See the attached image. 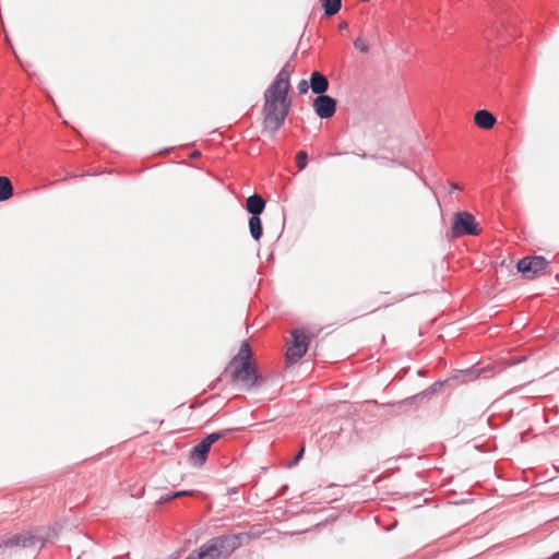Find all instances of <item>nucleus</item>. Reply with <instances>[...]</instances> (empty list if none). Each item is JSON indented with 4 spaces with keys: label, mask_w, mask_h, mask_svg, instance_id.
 <instances>
[{
    "label": "nucleus",
    "mask_w": 559,
    "mask_h": 559,
    "mask_svg": "<svg viewBox=\"0 0 559 559\" xmlns=\"http://www.w3.org/2000/svg\"><path fill=\"white\" fill-rule=\"evenodd\" d=\"M294 70L295 64L287 61L264 92L263 128L270 133H275L288 115L292 105L288 97L289 81Z\"/></svg>",
    "instance_id": "nucleus-1"
},
{
    "label": "nucleus",
    "mask_w": 559,
    "mask_h": 559,
    "mask_svg": "<svg viewBox=\"0 0 559 559\" xmlns=\"http://www.w3.org/2000/svg\"><path fill=\"white\" fill-rule=\"evenodd\" d=\"M251 348L248 342H243L239 348L238 354L230 361L227 371L230 372L233 382L240 383L242 388L250 390L259 381L260 377L257 373V367L251 361Z\"/></svg>",
    "instance_id": "nucleus-2"
},
{
    "label": "nucleus",
    "mask_w": 559,
    "mask_h": 559,
    "mask_svg": "<svg viewBox=\"0 0 559 559\" xmlns=\"http://www.w3.org/2000/svg\"><path fill=\"white\" fill-rule=\"evenodd\" d=\"M249 539L250 536L245 533L212 538L200 547L195 559H226L242 545L243 540Z\"/></svg>",
    "instance_id": "nucleus-3"
},
{
    "label": "nucleus",
    "mask_w": 559,
    "mask_h": 559,
    "mask_svg": "<svg viewBox=\"0 0 559 559\" xmlns=\"http://www.w3.org/2000/svg\"><path fill=\"white\" fill-rule=\"evenodd\" d=\"M43 538L29 533H20L0 537V556L12 555L21 549L38 550L43 548Z\"/></svg>",
    "instance_id": "nucleus-4"
},
{
    "label": "nucleus",
    "mask_w": 559,
    "mask_h": 559,
    "mask_svg": "<svg viewBox=\"0 0 559 559\" xmlns=\"http://www.w3.org/2000/svg\"><path fill=\"white\" fill-rule=\"evenodd\" d=\"M479 233V225L471 213L466 211L454 213L450 229L452 238H460L465 235L477 236Z\"/></svg>",
    "instance_id": "nucleus-5"
},
{
    "label": "nucleus",
    "mask_w": 559,
    "mask_h": 559,
    "mask_svg": "<svg viewBox=\"0 0 559 559\" xmlns=\"http://www.w3.org/2000/svg\"><path fill=\"white\" fill-rule=\"evenodd\" d=\"M292 337L293 341L288 344L286 349V360L293 364L306 354L310 342V335L304 329H296L292 332Z\"/></svg>",
    "instance_id": "nucleus-6"
},
{
    "label": "nucleus",
    "mask_w": 559,
    "mask_h": 559,
    "mask_svg": "<svg viewBox=\"0 0 559 559\" xmlns=\"http://www.w3.org/2000/svg\"><path fill=\"white\" fill-rule=\"evenodd\" d=\"M548 261L542 255L525 257L518 264V271L527 280L542 276L547 272Z\"/></svg>",
    "instance_id": "nucleus-7"
},
{
    "label": "nucleus",
    "mask_w": 559,
    "mask_h": 559,
    "mask_svg": "<svg viewBox=\"0 0 559 559\" xmlns=\"http://www.w3.org/2000/svg\"><path fill=\"white\" fill-rule=\"evenodd\" d=\"M221 437H222V435L217 433V432L210 433L200 443L194 445L190 450V454H189L190 464L193 466H197V467H201L207 459V454L210 452L211 447L216 441H218L221 439Z\"/></svg>",
    "instance_id": "nucleus-8"
},
{
    "label": "nucleus",
    "mask_w": 559,
    "mask_h": 559,
    "mask_svg": "<svg viewBox=\"0 0 559 559\" xmlns=\"http://www.w3.org/2000/svg\"><path fill=\"white\" fill-rule=\"evenodd\" d=\"M313 109L320 118H331L335 114L336 102L328 95H319L313 100Z\"/></svg>",
    "instance_id": "nucleus-9"
},
{
    "label": "nucleus",
    "mask_w": 559,
    "mask_h": 559,
    "mask_svg": "<svg viewBox=\"0 0 559 559\" xmlns=\"http://www.w3.org/2000/svg\"><path fill=\"white\" fill-rule=\"evenodd\" d=\"M474 122L477 127L485 130H489L495 126L496 118L491 112L483 109L476 111V114L474 115Z\"/></svg>",
    "instance_id": "nucleus-10"
},
{
    "label": "nucleus",
    "mask_w": 559,
    "mask_h": 559,
    "mask_svg": "<svg viewBox=\"0 0 559 559\" xmlns=\"http://www.w3.org/2000/svg\"><path fill=\"white\" fill-rule=\"evenodd\" d=\"M310 87L314 94L322 95L329 87V81L323 74L316 71L311 74Z\"/></svg>",
    "instance_id": "nucleus-11"
},
{
    "label": "nucleus",
    "mask_w": 559,
    "mask_h": 559,
    "mask_svg": "<svg viewBox=\"0 0 559 559\" xmlns=\"http://www.w3.org/2000/svg\"><path fill=\"white\" fill-rule=\"evenodd\" d=\"M246 207L252 216H259L265 207V201L259 194H253L247 199Z\"/></svg>",
    "instance_id": "nucleus-12"
},
{
    "label": "nucleus",
    "mask_w": 559,
    "mask_h": 559,
    "mask_svg": "<svg viewBox=\"0 0 559 559\" xmlns=\"http://www.w3.org/2000/svg\"><path fill=\"white\" fill-rule=\"evenodd\" d=\"M13 195V187L8 177L0 176V202L9 200Z\"/></svg>",
    "instance_id": "nucleus-13"
},
{
    "label": "nucleus",
    "mask_w": 559,
    "mask_h": 559,
    "mask_svg": "<svg viewBox=\"0 0 559 559\" xmlns=\"http://www.w3.org/2000/svg\"><path fill=\"white\" fill-rule=\"evenodd\" d=\"M320 2L326 16L336 14L342 5V0H320Z\"/></svg>",
    "instance_id": "nucleus-14"
},
{
    "label": "nucleus",
    "mask_w": 559,
    "mask_h": 559,
    "mask_svg": "<svg viewBox=\"0 0 559 559\" xmlns=\"http://www.w3.org/2000/svg\"><path fill=\"white\" fill-rule=\"evenodd\" d=\"M249 229L252 238L259 240L262 237V224L259 216H251L249 219Z\"/></svg>",
    "instance_id": "nucleus-15"
},
{
    "label": "nucleus",
    "mask_w": 559,
    "mask_h": 559,
    "mask_svg": "<svg viewBox=\"0 0 559 559\" xmlns=\"http://www.w3.org/2000/svg\"><path fill=\"white\" fill-rule=\"evenodd\" d=\"M307 158H308V155L305 151H300L297 153L296 155V163H297V167L299 170H302L306 168L307 166Z\"/></svg>",
    "instance_id": "nucleus-16"
},
{
    "label": "nucleus",
    "mask_w": 559,
    "mask_h": 559,
    "mask_svg": "<svg viewBox=\"0 0 559 559\" xmlns=\"http://www.w3.org/2000/svg\"><path fill=\"white\" fill-rule=\"evenodd\" d=\"M354 46H355V48H357L362 53H368L369 52V45L361 37H357L354 40Z\"/></svg>",
    "instance_id": "nucleus-17"
},
{
    "label": "nucleus",
    "mask_w": 559,
    "mask_h": 559,
    "mask_svg": "<svg viewBox=\"0 0 559 559\" xmlns=\"http://www.w3.org/2000/svg\"><path fill=\"white\" fill-rule=\"evenodd\" d=\"M308 88H309V84L306 80H301L298 83V91L300 94H306L308 92Z\"/></svg>",
    "instance_id": "nucleus-18"
},
{
    "label": "nucleus",
    "mask_w": 559,
    "mask_h": 559,
    "mask_svg": "<svg viewBox=\"0 0 559 559\" xmlns=\"http://www.w3.org/2000/svg\"><path fill=\"white\" fill-rule=\"evenodd\" d=\"M192 495H193V492H192V491H186V490H185V491H178V492L174 493V495L171 496V498H180V497H185V496H192Z\"/></svg>",
    "instance_id": "nucleus-19"
},
{
    "label": "nucleus",
    "mask_w": 559,
    "mask_h": 559,
    "mask_svg": "<svg viewBox=\"0 0 559 559\" xmlns=\"http://www.w3.org/2000/svg\"><path fill=\"white\" fill-rule=\"evenodd\" d=\"M305 449L301 448L297 455L294 457L293 463L296 464L304 455Z\"/></svg>",
    "instance_id": "nucleus-20"
},
{
    "label": "nucleus",
    "mask_w": 559,
    "mask_h": 559,
    "mask_svg": "<svg viewBox=\"0 0 559 559\" xmlns=\"http://www.w3.org/2000/svg\"><path fill=\"white\" fill-rule=\"evenodd\" d=\"M174 498H171V496H166L165 498L162 499L163 502H166V501H170L173 500Z\"/></svg>",
    "instance_id": "nucleus-21"
},
{
    "label": "nucleus",
    "mask_w": 559,
    "mask_h": 559,
    "mask_svg": "<svg viewBox=\"0 0 559 559\" xmlns=\"http://www.w3.org/2000/svg\"><path fill=\"white\" fill-rule=\"evenodd\" d=\"M347 27V23L346 22H343L340 24V28L341 29H345Z\"/></svg>",
    "instance_id": "nucleus-22"
},
{
    "label": "nucleus",
    "mask_w": 559,
    "mask_h": 559,
    "mask_svg": "<svg viewBox=\"0 0 559 559\" xmlns=\"http://www.w3.org/2000/svg\"><path fill=\"white\" fill-rule=\"evenodd\" d=\"M186 559H195V556L194 555H190L188 558Z\"/></svg>",
    "instance_id": "nucleus-23"
}]
</instances>
